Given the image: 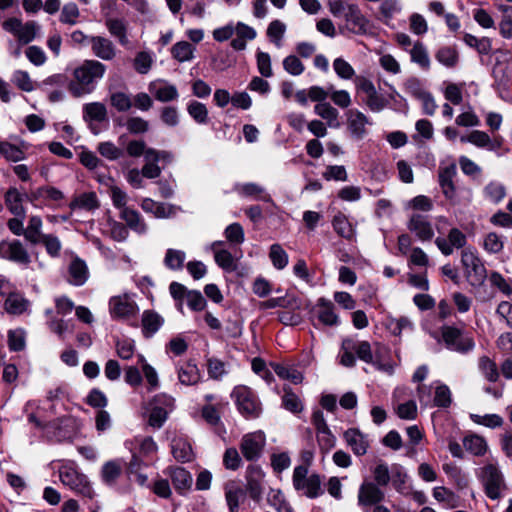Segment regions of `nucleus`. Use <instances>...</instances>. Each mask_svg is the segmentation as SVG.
<instances>
[{"instance_id":"nucleus-1","label":"nucleus","mask_w":512,"mask_h":512,"mask_svg":"<svg viewBox=\"0 0 512 512\" xmlns=\"http://www.w3.org/2000/svg\"><path fill=\"white\" fill-rule=\"evenodd\" d=\"M106 72V66L97 60H84L72 73L68 91L76 98L92 93Z\"/></svg>"},{"instance_id":"nucleus-2","label":"nucleus","mask_w":512,"mask_h":512,"mask_svg":"<svg viewBox=\"0 0 512 512\" xmlns=\"http://www.w3.org/2000/svg\"><path fill=\"white\" fill-rule=\"evenodd\" d=\"M59 466V477L63 485L87 498L94 497V491L87 477L82 474L73 461L63 460Z\"/></svg>"},{"instance_id":"nucleus-3","label":"nucleus","mask_w":512,"mask_h":512,"mask_svg":"<svg viewBox=\"0 0 512 512\" xmlns=\"http://www.w3.org/2000/svg\"><path fill=\"white\" fill-rule=\"evenodd\" d=\"M108 309L113 320L129 321L139 313L135 294L127 292L112 296L108 301Z\"/></svg>"},{"instance_id":"nucleus-4","label":"nucleus","mask_w":512,"mask_h":512,"mask_svg":"<svg viewBox=\"0 0 512 512\" xmlns=\"http://www.w3.org/2000/svg\"><path fill=\"white\" fill-rule=\"evenodd\" d=\"M239 412L246 418H257L262 412L261 403L256 394L246 386H237L232 392Z\"/></svg>"},{"instance_id":"nucleus-5","label":"nucleus","mask_w":512,"mask_h":512,"mask_svg":"<svg viewBox=\"0 0 512 512\" xmlns=\"http://www.w3.org/2000/svg\"><path fill=\"white\" fill-rule=\"evenodd\" d=\"M293 485L296 490L303 491L309 498H316L323 494L320 476L318 474L308 476V467L304 465L294 469Z\"/></svg>"},{"instance_id":"nucleus-6","label":"nucleus","mask_w":512,"mask_h":512,"mask_svg":"<svg viewBox=\"0 0 512 512\" xmlns=\"http://www.w3.org/2000/svg\"><path fill=\"white\" fill-rule=\"evenodd\" d=\"M461 263L465 270V276L472 286H479L484 282L486 268L475 250L471 248L464 249L461 254Z\"/></svg>"},{"instance_id":"nucleus-7","label":"nucleus","mask_w":512,"mask_h":512,"mask_svg":"<svg viewBox=\"0 0 512 512\" xmlns=\"http://www.w3.org/2000/svg\"><path fill=\"white\" fill-rule=\"evenodd\" d=\"M2 26L5 31L13 34L23 44L32 42L40 31V26L37 22L28 21L23 23L16 17L8 18L3 22Z\"/></svg>"},{"instance_id":"nucleus-8","label":"nucleus","mask_w":512,"mask_h":512,"mask_svg":"<svg viewBox=\"0 0 512 512\" xmlns=\"http://www.w3.org/2000/svg\"><path fill=\"white\" fill-rule=\"evenodd\" d=\"M358 358L366 363L373 364L378 370L384 371L388 374L393 372V365L385 362L382 359V352L386 349L384 347H378L375 355L372 352L371 346L367 341H361L355 344L353 342V348Z\"/></svg>"},{"instance_id":"nucleus-9","label":"nucleus","mask_w":512,"mask_h":512,"mask_svg":"<svg viewBox=\"0 0 512 512\" xmlns=\"http://www.w3.org/2000/svg\"><path fill=\"white\" fill-rule=\"evenodd\" d=\"M482 480L486 495L490 499H499L502 496V492L506 489L502 473L492 464L486 465L482 469Z\"/></svg>"},{"instance_id":"nucleus-10","label":"nucleus","mask_w":512,"mask_h":512,"mask_svg":"<svg viewBox=\"0 0 512 512\" xmlns=\"http://www.w3.org/2000/svg\"><path fill=\"white\" fill-rule=\"evenodd\" d=\"M174 156L172 152L167 150H157L149 148L145 164L142 167V172L145 178L155 179L161 175L162 169L158 165L159 162L169 164L173 161Z\"/></svg>"},{"instance_id":"nucleus-11","label":"nucleus","mask_w":512,"mask_h":512,"mask_svg":"<svg viewBox=\"0 0 512 512\" xmlns=\"http://www.w3.org/2000/svg\"><path fill=\"white\" fill-rule=\"evenodd\" d=\"M266 444V436L263 431H255L245 434L240 443V450L247 461L257 460Z\"/></svg>"},{"instance_id":"nucleus-12","label":"nucleus","mask_w":512,"mask_h":512,"mask_svg":"<svg viewBox=\"0 0 512 512\" xmlns=\"http://www.w3.org/2000/svg\"><path fill=\"white\" fill-rule=\"evenodd\" d=\"M442 337L447 347L457 352H467L475 347L470 336L462 335L459 329L451 326L443 327Z\"/></svg>"},{"instance_id":"nucleus-13","label":"nucleus","mask_w":512,"mask_h":512,"mask_svg":"<svg viewBox=\"0 0 512 512\" xmlns=\"http://www.w3.org/2000/svg\"><path fill=\"white\" fill-rule=\"evenodd\" d=\"M0 258L22 265L31 262L28 251L19 240L0 242Z\"/></svg>"},{"instance_id":"nucleus-14","label":"nucleus","mask_w":512,"mask_h":512,"mask_svg":"<svg viewBox=\"0 0 512 512\" xmlns=\"http://www.w3.org/2000/svg\"><path fill=\"white\" fill-rule=\"evenodd\" d=\"M407 228L421 242H429L434 237L432 223L422 214L413 213L408 220Z\"/></svg>"},{"instance_id":"nucleus-15","label":"nucleus","mask_w":512,"mask_h":512,"mask_svg":"<svg viewBox=\"0 0 512 512\" xmlns=\"http://www.w3.org/2000/svg\"><path fill=\"white\" fill-rule=\"evenodd\" d=\"M385 494L379 485L372 481H364L358 490V504L363 508L377 506L384 500Z\"/></svg>"},{"instance_id":"nucleus-16","label":"nucleus","mask_w":512,"mask_h":512,"mask_svg":"<svg viewBox=\"0 0 512 512\" xmlns=\"http://www.w3.org/2000/svg\"><path fill=\"white\" fill-rule=\"evenodd\" d=\"M263 470L256 465H250L246 471V489L253 500L259 501L263 493Z\"/></svg>"},{"instance_id":"nucleus-17","label":"nucleus","mask_w":512,"mask_h":512,"mask_svg":"<svg viewBox=\"0 0 512 512\" xmlns=\"http://www.w3.org/2000/svg\"><path fill=\"white\" fill-rule=\"evenodd\" d=\"M436 246L442 254L448 256L453 253L454 248H463L466 244V236L457 228H452L448 233V238L437 237L435 240Z\"/></svg>"},{"instance_id":"nucleus-18","label":"nucleus","mask_w":512,"mask_h":512,"mask_svg":"<svg viewBox=\"0 0 512 512\" xmlns=\"http://www.w3.org/2000/svg\"><path fill=\"white\" fill-rule=\"evenodd\" d=\"M346 25L345 28L354 34H364L368 29V20L362 14L357 4L348 7L347 13L343 16Z\"/></svg>"},{"instance_id":"nucleus-19","label":"nucleus","mask_w":512,"mask_h":512,"mask_svg":"<svg viewBox=\"0 0 512 512\" xmlns=\"http://www.w3.org/2000/svg\"><path fill=\"white\" fill-rule=\"evenodd\" d=\"M30 306V301L19 292H10L3 304L5 312L13 316H20L29 312Z\"/></svg>"},{"instance_id":"nucleus-20","label":"nucleus","mask_w":512,"mask_h":512,"mask_svg":"<svg viewBox=\"0 0 512 512\" xmlns=\"http://www.w3.org/2000/svg\"><path fill=\"white\" fill-rule=\"evenodd\" d=\"M347 126L354 138L362 139L366 135V126L370 124L369 119L361 111L351 109L347 112Z\"/></svg>"},{"instance_id":"nucleus-21","label":"nucleus","mask_w":512,"mask_h":512,"mask_svg":"<svg viewBox=\"0 0 512 512\" xmlns=\"http://www.w3.org/2000/svg\"><path fill=\"white\" fill-rule=\"evenodd\" d=\"M90 46L93 54L102 60L110 61L116 56V47L108 38L91 36Z\"/></svg>"},{"instance_id":"nucleus-22","label":"nucleus","mask_w":512,"mask_h":512,"mask_svg":"<svg viewBox=\"0 0 512 512\" xmlns=\"http://www.w3.org/2000/svg\"><path fill=\"white\" fill-rule=\"evenodd\" d=\"M234 28L236 37L232 39L230 45L234 50L242 51L246 49L248 41L256 38L257 32L253 27L240 21L234 24Z\"/></svg>"},{"instance_id":"nucleus-23","label":"nucleus","mask_w":512,"mask_h":512,"mask_svg":"<svg viewBox=\"0 0 512 512\" xmlns=\"http://www.w3.org/2000/svg\"><path fill=\"white\" fill-rule=\"evenodd\" d=\"M222 241H215L211 244V251L214 254L216 264L226 272H233L237 269V259L226 249H222Z\"/></svg>"},{"instance_id":"nucleus-24","label":"nucleus","mask_w":512,"mask_h":512,"mask_svg":"<svg viewBox=\"0 0 512 512\" xmlns=\"http://www.w3.org/2000/svg\"><path fill=\"white\" fill-rule=\"evenodd\" d=\"M29 201L34 204V206H40L43 204H47L48 202H57L64 198L63 193L55 187H40L31 193L28 196Z\"/></svg>"},{"instance_id":"nucleus-25","label":"nucleus","mask_w":512,"mask_h":512,"mask_svg":"<svg viewBox=\"0 0 512 512\" xmlns=\"http://www.w3.org/2000/svg\"><path fill=\"white\" fill-rule=\"evenodd\" d=\"M344 439L355 455L361 456L367 453L369 448L368 437L358 429H348L344 433Z\"/></svg>"},{"instance_id":"nucleus-26","label":"nucleus","mask_w":512,"mask_h":512,"mask_svg":"<svg viewBox=\"0 0 512 512\" xmlns=\"http://www.w3.org/2000/svg\"><path fill=\"white\" fill-rule=\"evenodd\" d=\"M149 90L160 102H170L179 97L176 86L162 80L151 83Z\"/></svg>"},{"instance_id":"nucleus-27","label":"nucleus","mask_w":512,"mask_h":512,"mask_svg":"<svg viewBox=\"0 0 512 512\" xmlns=\"http://www.w3.org/2000/svg\"><path fill=\"white\" fill-rule=\"evenodd\" d=\"M142 209L152 213L157 218H169L176 214V206L168 203H159L150 198H145L141 203Z\"/></svg>"},{"instance_id":"nucleus-28","label":"nucleus","mask_w":512,"mask_h":512,"mask_svg":"<svg viewBox=\"0 0 512 512\" xmlns=\"http://www.w3.org/2000/svg\"><path fill=\"white\" fill-rule=\"evenodd\" d=\"M164 319L155 311L145 310L142 313V333L146 338L152 337L163 325Z\"/></svg>"},{"instance_id":"nucleus-29","label":"nucleus","mask_w":512,"mask_h":512,"mask_svg":"<svg viewBox=\"0 0 512 512\" xmlns=\"http://www.w3.org/2000/svg\"><path fill=\"white\" fill-rule=\"evenodd\" d=\"M317 307V316L321 323L328 326H336L339 324V317L335 312L334 305L330 301L320 298Z\"/></svg>"},{"instance_id":"nucleus-30","label":"nucleus","mask_w":512,"mask_h":512,"mask_svg":"<svg viewBox=\"0 0 512 512\" xmlns=\"http://www.w3.org/2000/svg\"><path fill=\"white\" fill-rule=\"evenodd\" d=\"M88 275L86 263L78 257L74 258L69 265V282L81 286L87 281Z\"/></svg>"},{"instance_id":"nucleus-31","label":"nucleus","mask_w":512,"mask_h":512,"mask_svg":"<svg viewBox=\"0 0 512 512\" xmlns=\"http://www.w3.org/2000/svg\"><path fill=\"white\" fill-rule=\"evenodd\" d=\"M334 231L342 238L352 240L355 237V227L349 221L348 217L339 212L332 219Z\"/></svg>"},{"instance_id":"nucleus-32","label":"nucleus","mask_w":512,"mask_h":512,"mask_svg":"<svg viewBox=\"0 0 512 512\" xmlns=\"http://www.w3.org/2000/svg\"><path fill=\"white\" fill-rule=\"evenodd\" d=\"M314 112L316 115L325 120L330 128L340 127L339 112L330 103L323 102L316 104L314 107Z\"/></svg>"},{"instance_id":"nucleus-33","label":"nucleus","mask_w":512,"mask_h":512,"mask_svg":"<svg viewBox=\"0 0 512 512\" xmlns=\"http://www.w3.org/2000/svg\"><path fill=\"white\" fill-rule=\"evenodd\" d=\"M120 218L125 221L127 226L132 229L133 231L143 234L147 231V226L136 210L132 208H125L120 211Z\"/></svg>"},{"instance_id":"nucleus-34","label":"nucleus","mask_w":512,"mask_h":512,"mask_svg":"<svg viewBox=\"0 0 512 512\" xmlns=\"http://www.w3.org/2000/svg\"><path fill=\"white\" fill-rule=\"evenodd\" d=\"M178 379L183 385H195L201 380V373L196 364L186 362L178 369Z\"/></svg>"},{"instance_id":"nucleus-35","label":"nucleus","mask_w":512,"mask_h":512,"mask_svg":"<svg viewBox=\"0 0 512 512\" xmlns=\"http://www.w3.org/2000/svg\"><path fill=\"white\" fill-rule=\"evenodd\" d=\"M244 497V490L235 482L226 484L225 499L229 508V512H238L239 505Z\"/></svg>"},{"instance_id":"nucleus-36","label":"nucleus","mask_w":512,"mask_h":512,"mask_svg":"<svg viewBox=\"0 0 512 512\" xmlns=\"http://www.w3.org/2000/svg\"><path fill=\"white\" fill-rule=\"evenodd\" d=\"M402 11V4L400 0H383L379 6V19L386 25L400 14Z\"/></svg>"},{"instance_id":"nucleus-37","label":"nucleus","mask_w":512,"mask_h":512,"mask_svg":"<svg viewBox=\"0 0 512 512\" xmlns=\"http://www.w3.org/2000/svg\"><path fill=\"white\" fill-rule=\"evenodd\" d=\"M5 204L12 214L24 217L25 209L23 206V196L16 188L12 187L8 189L5 194Z\"/></svg>"},{"instance_id":"nucleus-38","label":"nucleus","mask_w":512,"mask_h":512,"mask_svg":"<svg viewBox=\"0 0 512 512\" xmlns=\"http://www.w3.org/2000/svg\"><path fill=\"white\" fill-rule=\"evenodd\" d=\"M411 61L417 64L423 70H428L431 65L429 53L425 45L417 41L413 44V47L409 50Z\"/></svg>"},{"instance_id":"nucleus-39","label":"nucleus","mask_w":512,"mask_h":512,"mask_svg":"<svg viewBox=\"0 0 512 512\" xmlns=\"http://www.w3.org/2000/svg\"><path fill=\"white\" fill-rule=\"evenodd\" d=\"M105 25L110 34L117 38L121 45L126 46L128 44L127 25L122 19L108 18Z\"/></svg>"},{"instance_id":"nucleus-40","label":"nucleus","mask_w":512,"mask_h":512,"mask_svg":"<svg viewBox=\"0 0 512 512\" xmlns=\"http://www.w3.org/2000/svg\"><path fill=\"white\" fill-rule=\"evenodd\" d=\"M99 207V200L95 192H85L75 197L70 203L71 209L95 210Z\"/></svg>"},{"instance_id":"nucleus-41","label":"nucleus","mask_w":512,"mask_h":512,"mask_svg":"<svg viewBox=\"0 0 512 512\" xmlns=\"http://www.w3.org/2000/svg\"><path fill=\"white\" fill-rule=\"evenodd\" d=\"M172 454L177 461L188 462L193 458V451L190 443L185 439L175 438L171 445Z\"/></svg>"},{"instance_id":"nucleus-42","label":"nucleus","mask_w":512,"mask_h":512,"mask_svg":"<svg viewBox=\"0 0 512 512\" xmlns=\"http://www.w3.org/2000/svg\"><path fill=\"white\" fill-rule=\"evenodd\" d=\"M47 315H51L48 321L49 329L58 335V337L63 338L65 333L74 331V324L71 320H64L63 318H57L52 315L51 310L46 311Z\"/></svg>"},{"instance_id":"nucleus-43","label":"nucleus","mask_w":512,"mask_h":512,"mask_svg":"<svg viewBox=\"0 0 512 512\" xmlns=\"http://www.w3.org/2000/svg\"><path fill=\"white\" fill-rule=\"evenodd\" d=\"M464 448L475 456L484 455L487 451V443L485 439L479 435H467L463 439Z\"/></svg>"},{"instance_id":"nucleus-44","label":"nucleus","mask_w":512,"mask_h":512,"mask_svg":"<svg viewBox=\"0 0 512 512\" xmlns=\"http://www.w3.org/2000/svg\"><path fill=\"white\" fill-rule=\"evenodd\" d=\"M482 247L488 254H499L504 249V237L496 232H489L483 237Z\"/></svg>"},{"instance_id":"nucleus-45","label":"nucleus","mask_w":512,"mask_h":512,"mask_svg":"<svg viewBox=\"0 0 512 512\" xmlns=\"http://www.w3.org/2000/svg\"><path fill=\"white\" fill-rule=\"evenodd\" d=\"M478 368L484 378L489 382H496L500 377L497 364L487 356L479 358Z\"/></svg>"},{"instance_id":"nucleus-46","label":"nucleus","mask_w":512,"mask_h":512,"mask_svg":"<svg viewBox=\"0 0 512 512\" xmlns=\"http://www.w3.org/2000/svg\"><path fill=\"white\" fill-rule=\"evenodd\" d=\"M42 219L39 216H31L25 229L24 237L32 244L40 243L42 236Z\"/></svg>"},{"instance_id":"nucleus-47","label":"nucleus","mask_w":512,"mask_h":512,"mask_svg":"<svg viewBox=\"0 0 512 512\" xmlns=\"http://www.w3.org/2000/svg\"><path fill=\"white\" fill-rule=\"evenodd\" d=\"M235 190L243 197H252L264 201L271 200L269 195H262L264 193V188L256 183L237 184L235 186Z\"/></svg>"},{"instance_id":"nucleus-48","label":"nucleus","mask_w":512,"mask_h":512,"mask_svg":"<svg viewBox=\"0 0 512 512\" xmlns=\"http://www.w3.org/2000/svg\"><path fill=\"white\" fill-rule=\"evenodd\" d=\"M196 48L187 41H179L172 46L171 53L179 62H188L194 58Z\"/></svg>"},{"instance_id":"nucleus-49","label":"nucleus","mask_w":512,"mask_h":512,"mask_svg":"<svg viewBox=\"0 0 512 512\" xmlns=\"http://www.w3.org/2000/svg\"><path fill=\"white\" fill-rule=\"evenodd\" d=\"M170 476L176 490H187L192 484V477L190 473L182 467L171 469Z\"/></svg>"},{"instance_id":"nucleus-50","label":"nucleus","mask_w":512,"mask_h":512,"mask_svg":"<svg viewBox=\"0 0 512 512\" xmlns=\"http://www.w3.org/2000/svg\"><path fill=\"white\" fill-rule=\"evenodd\" d=\"M84 119L101 122L106 119L107 110L104 104L92 102L83 107Z\"/></svg>"},{"instance_id":"nucleus-51","label":"nucleus","mask_w":512,"mask_h":512,"mask_svg":"<svg viewBox=\"0 0 512 512\" xmlns=\"http://www.w3.org/2000/svg\"><path fill=\"white\" fill-rule=\"evenodd\" d=\"M483 193L487 200L497 204L505 198L506 188L500 182L491 181L484 187Z\"/></svg>"},{"instance_id":"nucleus-52","label":"nucleus","mask_w":512,"mask_h":512,"mask_svg":"<svg viewBox=\"0 0 512 512\" xmlns=\"http://www.w3.org/2000/svg\"><path fill=\"white\" fill-rule=\"evenodd\" d=\"M436 60L445 67L452 68L458 63V52L455 47H441L435 54Z\"/></svg>"},{"instance_id":"nucleus-53","label":"nucleus","mask_w":512,"mask_h":512,"mask_svg":"<svg viewBox=\"0 0 512 512\" xmlns=\"http://www.w3.org/2000/svg\"><path fill=\"white\" fill-rule=\"evenodd\" d=\"M273 369L278 377L289 380L293 384H300L303 381L302 373L291 366L274 364Z\"/></svg>"},{"instance_id":"nucleus-54","label":"nucleus","mask_w":512,"mask_h":512,"mask_svg":"<svg viewBox=\"0 0 512 512\" xmlns=\"http://www.w3.org/2000/svg\"><path fill=\"white\" fill-rule=\"evenodd\" d=\"M498 10L502 13L499 31L502 37L512 38V6L501 4Z\"/></svg>"},{"instance_id":"nucleus-55","label":"nucleus","mask_w":512,"mask_h":512,"mask_svg":"<svg viewBox=\"0 0 512 512\" xmlns=\"http://www.w3.org/2000/svg\"><path fill=\"white\" fill-rule=\"evenodd\" d=\"M186 254L182 250L168 249L164 257V264L170 270H181L184 266Z\"/></svg>"},{"instance_id":"nucleus-56","label":"nucleus","mask_w":512,"mask_h":512,"mask_svg":"<svg viewBox=\"0 0 512 512\" xmlns=\"http://www.w3.org/2000/svg\"><path fill=\"white\" fill-rule=\"evenodd\" d=\"M187 112L196 123L201 125L208 123V109L205 104L191 101L187 105Z\"/></svg>"},{"instance_id":"nucleus-57","label":"nucleus","mask_w":512,"mask_h":512,"mask_svg":"<svg viewBox=\"0 0 512 512\" xmlns=\"http://www.w3.org/2000/svg\"><path fill=\"white\" fill-rule=\"evenodd\" d=\"M122 464L118 460H112L105 463L102 467V479L107 484H112L120 476Z\"/></svg>"},{"instance_id":"nucleus-58","label":"nucleus","mask_w":512,"mask_h":512,"mask_svg":"<svg viewBox=\"0 0 512 512\" xmlns=\"http://www.w3.org/2000/svg\"><path fill=\"white\" fill-rule=\"evenodd\" d=\"M0 156L8 161L18 162L24 159V152L16 145L0 140Z\"/></svg>"},{"instance_id":"nucleus-59","label":"nucleus","mask_w":512,"mask_h":512,"mask_svg":"<svg viewBox=\"0 0 512 512\" xmlns=\"http://www.w3.org/2000/svg\"><path fill=\"white\" fill-rule=\"evenodd\" d=\"M286 25L280 20H273L267 27V37L273 42L276 46H281V41L286 32Z\"/></svg>"},{"instance_id":"nucleus-60","label":"nucleus","mask_w":512,"mask_h":512,"mask_svg":"<svg viewBox=\"0 0 512 512\" xmlns=\"http://www.w3.org/2000/svg\"><path fill=\"white\" fill-rule=\"evenodd\" d=\"M11 81L19 89L25 92H31L35 89L34 81L31 79L29 73L24 70L14 71Z\"/></svg>"},{"instance_id":"nucleus-61","label":"nucleus","mask_w":512,"mask_h":512,"mask_svg":"<svg viewBox=\"0 0 512 512\" xmlns=\"http://www.w3.org/2000/svg\"><path fill=\"white\" fill-rule=\"evenodd\" d=\"M433 497L441 503H444L448 508H455L458 506V497L454 492L445 487H435L433 489Z\"/></svg>"},{"instance_id":"nucleus-62","label":"nucleus","mask_w":512,"mask_h":512,"mask_svg":"<svg viewBox=\"0 0 512 512\" xmlns=\"http://www.w3.org/2000/svg\"><path fill=\"white\" fill-rule=\"evenodd\" d=\"M283 407L292 412L299 413L303 410V404L300 398L292 392L290 388H284V395L282 397Z\"/></svg>"},{"instance_id":"nucleus-63","label":"nucleus","mask_w":512,"mask_h":512,"mask_svg":"<svg viewBox=\"0 0 512 512\" xmlns=\"http://www.w3.org/2000/svg\"><path fill=\"white\" fill-rule=\"evenodd\" d=\"M267 501L277 512H292L291 506L279 490H271L268 494Z\"/></svg>"},{"instance_id":"nucleus-64","label":"nucleus","mask_w":512,"mask_h":512,"mask_svg":"<svg viewBox=\"0 0 512 512\" xmlns=\"http://www.w3.org/2000/svg\"><path fill=\"white\" fill-rule=\"evenodd\" d=\"M97 151L101 156L110 161L117 160L123 156V150L111 141L100 142L97 146Z\"/></svg>"}]
</instances>
